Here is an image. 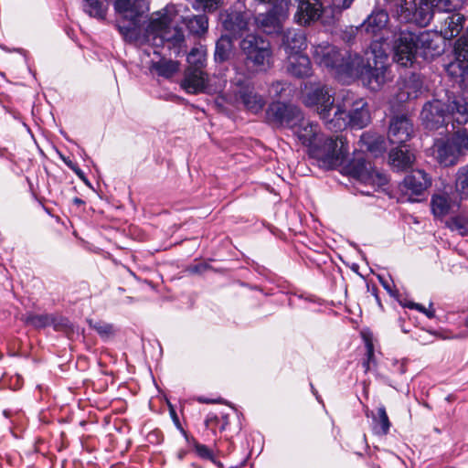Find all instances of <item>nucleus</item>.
Returning <instances> with one entry per match:
<instances>
[{
  "instance_id": "45",
  "label": "nucleus",
  "mask_w": 468,
  "mask_h": 468,
  "mask_svg": "<svg viewBox=\"0 0 468 468\" xmlns=\"http://www.w3.org/2000/svg\"><path fill=\"white\" fill-rule=\"evenodd\" d=\"M205 10L212 11L221 4V0H196Z\"/></svg>"
},
{
  "instance_id": "41",
  "label": "nucleus",
  "mask_w": 468,
  "mask_h": 468,
  "mask_svg": "<svg viewBox=\"0 0 468 468\" xmlns=\"http://www.w3.org/2000/svg\"><path fill=\"white\" fill-rule=\"evenodd\" d=\"M361 142L366 144L367 149L373 154L381 153L385 150V146L383 145L384 142L379 138L373 139L368 134H363L361 137Z\"/></svg>"
},
{
  "instance_id": "54",
  "label": "nucleus",
  "mask_w": 468,
  "mask_h": 468,
  "mask_svg": "<svg viewBox=\"0 0 468 468\" xmlns=\"http://www.w3.org/2000/svg\"><path fill=\"white\" fill-rule=\"evenodd\" d=\"M406 307L410 308V309H415V303L413 302H409L405 304Z\"/></svg>"
},
{
  "instance_id": "12",
  "label": "nucleus",
  "mask_w": 468,
  "mask_h": 468,
  "mask_svg": "<svg viewBox=\"0 0 468 468\" xmlns=\"http://www.w3.org/2000/svg\"><path fill=\"white\" fill-rule=\"evenodd\" d=\"M346 172L359 181L372 186L380 187L387 184V177L374 169L370 163L357 157L346 166Z\"/></svg>"
},
{
  "instance_id": "30",
  "label": "nucleus",
  "mask_w": 468,
  "mask_h": 468,
  "mask_svg": "<svg viewBox=\"0 0 468 468\" xmlns=\"http://www.w3.org/2000/svg\"><path fill=\"white\" fill-rule=\"evenodd\" d=\"M466 0H427V4H430L431 7L433 8V12L431 13L432 16L435 13H459L458 11L463 7Z\"/></svg>"
},
{
  "instance_id": "31",
  "label": "nucleus",
  "mask_w": 468,
  "mask_h": 468,
  "mask_svg": "<svg viewBox=\"0 0 468 468\" xmlns=\"http://www.w3.org/2000/svg\"><path fill=\"white\" fill-rule=\"evenodd\" d=\"M452 205L451 198L445 193L435 194L431 200L432 214L437 218L445 217L450 212Z\"/></svg>"
},
{
  "instance_id": "19",
  "label": "nucleus",
  "mask_w": 468,
  "mask_h": 468,
  "mask_svg": "<svg viewBox=\"0 0 468 468\" xmlns=\"http://www.w3.org/2000/svg\"><path fill=\"white\" fill-rule=\"evenodd\" d=\"M294 134L297 136L299 141L308 146L309 154L313 146H317L318 143L321 142L319 139V128L316 123H313L307 120H304L302 116V120L297 122L296 126L292 127Z\"/></svg>"
},
{
  "instance_id": "16",
  "label": "nucleus",
  "mask_w": 468,
  "mask_h": 468,
  "mask_svg": "<svg viewBox=\"0 0 468 468\" xmlns=\"http://www.w3.org/2000/svg\"><path fill=\"white\" fill-rule=\"evenodd\" d=\"M252 14L250 11L234 10L225 16L222 21L226 31L233 37H242L249 30Z\"/></svg>"
},
{
  "instance_id": "13",
  "label": "nucleus",
  "mask_w": 468,
  "mask_h": 468,
  "mask_svg": "<svg viewBox=\"0 0 468 468\" xmlns=\"http://www.w3.org/2000/svg\"><path fill=\"white\" fill-rule=\"evenodd\" d=\"M417 52L414 34L401 32L393 44V60L400 66L409 67L413 63Z\"/></svg>"
},
{
  "instance_id": "10",
  "label": "nucleus",
  "mask_w": 468,
  "mask_h": 468,
  "mask_svg": "<svg viewBox=\"0 0 468 468\" xmlns=\"http://www.w3.org/2000/svg\"><path fill=\"white\" fill-rule=\"evenodd\" d=\"M300 109L294 105L281 101L271 103L266 111L268 122L276 126L294 127L302 120Z\"/></svg>"
},
{
  "instance_id": "2",
  "label": "nucleus",
  "mask_w": 468,
  "mask_h": 468,
  "mask_svg": "<svg viewBox=\"0 0 468 468\" xmlns=\"http://www.w3.org/2000/svg\"><path fill=\"white\" fill-rule=\"evenodd\" d=\"M302 92L303 103L314 108L329 130L337 132L346 128V111L339 105H334V99L326 86L307 82L302 88Z\"/></svg>"
},
{
  "instance_id": "50",
  "label": "nucleus",
  "mask_w": 468,
  "mask_h": 468,
  "mask_svg": "<svg viewBox=\"0 0 468 468\" xmlns=\"http://www.w3.org/2000/svg\"><path fill=\"white\" fill-rule=\"evenodd\" d=\"M197 400L201 403H218L220 402V399H205V398H202V397H199L197 399Z\"/></svg>"
},
{
  "instance_id": "48",
  "label": "nucleus",
  "mask_w": 468,
  "mask_h": 468,
  "mask_svg": "<svg viewBox=\"0 0 468 468\" xmlns=\"http://www.w3.org/2000/svg\"><path fill=\"white\" fill-rule=\"evenodd\" d=\"M69 167H70L86 185H89V181L84 176V173L78 166H76L74 164H69Z\"/></svg>"
},
{
  "instance_id": "44",
  "label": "nucleus",
  "mask_w": 468,
  "mask_h": 468,
  "mask_svg": "<svg viewBox=\"0 0 468 468\" xmlns=\"http://www.w3.org/2000/svg\"><path fill=\"white\" fill-rule=\"evenodd\" d=\"M195 450L200 457L214 460L213 452L206 445L196 443Z\"/></svg>"
},
{
  "instance_id": "14",
  "label": "nucleus",
  "mask_w": 468,
  "mask_h": 468,
  "mask_svg": "<svg viewBox=\"0 0 468 468\" xmlns=\"http://www.w3.org/2000/svg\"><path fill=\"white\" fill-rule=\"evenodd\" d=\"M341 108L346 111V127L351 125L361 129L369 123V112L367 102L363 99L356 100L352 103L346 99Z\"/></svg>"
},
{
  "instance_id": "22",
  "label": "nucleus",
  "mask_w": 468,
  "mask_h": 468,
  "mask_svg": "<svg viewBox=\"0 0 468 468\" xmlns=\"http://www.w3.org/2000/svg\"><path fill=\"white\" fill-rule=\"evenodd\" d=\"M454 50L456 61L450 63L447 70L452 76H462L468 69V41L463 38L458 39Z\"/></svg>"
},
{
  "instance_id": "23",
  "label": "nucleus",
  "mask_w": 468,
  "mask_h": 468,
  "mask_svg": "<svg viewBox=\"0 0 468 468\" xmlns=\"http://www.w3.org/2000/svg\"><path fill=\"white\" fill-rule=\"evenodd\" d=\"M422 82L417 75H410L399 83V91L396 94L399 103L416 99L421 93Z\"/></svg>"
},
{
  "instance_id": "36",
  "label": "nucleus",
  "mask_w": 468,
  "mask_h": 468,
  "mask_svg": "<svg viewBox=\"0 0 468 468\" xmlns=\"http://www.w3.org/2000/svg\"><path fill=\"white\" fill-rule=\"evenodd\" d=\"M232 50V42L229 37L222 36L216 44L215 59L217 61H226Z\"/></svg>"
},
{
  "instance_id": "8",
  "label": "nucleus",
  "mask_w": 468,
  "mask_h": 468,
  "mask_svg": "<svg viewBox=\"0 0 468 468\" xmlns=\"http://www.w3.org/2000/svg\"><path fill=\"white\" fill-rule=\"evenodd\" d=\"M454 98L447 105L439 100L427 102L421 111L420 116L423 123L428 129H437L450 121L457 122L453 116L452 104L455 100Z\"/></svg>"
},
{
  "instance_id": "6",
  "label": "nucleus",
  "mask_w": 468,
  "mask_h": 468,
  "mask_svg": "<svg viewBox=\"0 0 468 468\" xmlns=\"http://www.w3.org/2000/svg\"><path fill=\"white\" fill-rule=\"evenodd\" d=\"M468 149V128L457 131L452 137L438 139L431 147V154L443 166L454 165L463 151Z\"/></svg>"
},
{
  "instance_id": "26",
  "label": "nucleus",
  "mask_w": 468,
  "mask_h": 468,
  "mask_svg": "<svg viewBox=\"0 0 468 468\" xmlns=\"http://www.w3.org/2000/svg\"><path fill=\"white\" fill-rule=\"evenodd\" d=\"M431 185V179L423 170H414L404 178L405 187L415 195H421Z\"/></svg>"
},
{
  "instance_id": "24",
  "label": "nucleus",
  "mask_w": 468,
  "mask_h": 468,
  "mask_svg": "<svg viewBox=\"0 0 468 468\" xmlns=\"http://www.w3.org/2000/svg\"><path fill=\"white\" fill-rule=\"evenodd\" d=\"M282 47L287 58L301 54L306 48V38L302 30L289 29L282 37Z\"/></svg>"
},
{
  "instance_id": "15",
  "label": "nucleus",
  "mask_w": 468,
  "mask_h": 468,
  "mask_svg": "<svg viewBox=\"0 0 468 468\" xmlns=\"http://www.w3.org/2000/svg\"><path fill=\"white\" fill-rule=\"evenodd\" d=\"M413 123L406 115L394 116L389 124L388 140L393 144H403L413 134Z\"/></svg>"
},
{
  "instance_id": "9",
  "label": "nucleus",
  "mask_w": 468,
  "mask_h": 468,
  "mask_svg": "<svg viewBox=\"0 0 468 468\" xmlns=\"http://www.w3.org/2000/svg\"><path fill=\"white\" fill-rule=\"evenodd\" d=\"M246 78L247 76L242 74V76L236 77L233 80L236 86L234 90V102H240L249 112L258 113L263 109L265 100L254 90L251 85L245 83Z\"/></svg>"
},
{
  "instance_id": "3",
  "label": "nucleus",
  "mask_w": 468,
  "mask_h": 468,
  "mask_svg": "<svg viewBox=\"0 0 468 468\" xmlns=\"http://www.w3.org/2000/svg\"><path fill=\"white\" fill-rule=\"evenodd\" d=\"M114 9L118 14L117 27L129 42L139 41L143 35L141 28L147 5L144 0H116Z\"/></svg>"
},
{
  "instance_id": "51",
  "label": "nucleus",
  "mask_w": 468,
  "mask_h": 468,
  "mask_svg": "<svg viewBox=\"0 0 468 468\" xmlns=\"http://www.w3.org/2000/svg\"><path fill=\"white\" fill-rule=\"evenodd\" d=\"M258 1L261 3H273V4H276L279 2V0H258ZM281 1L284 2L286 7L288 5V3L291 2V0H281Z\"/></svg>"
},
{
  "instance_id": "29",
  "label": "nucleus",
  "mask_w": 468,
  "mask_h": 468,
  "mask_svg": "<svg viewBox=\"0 0 468 468\" xmlns=\"http://www.w3.org/2000/svg\"><path fill=\"white\" fill-rule=\"evenodd\" d=\"M150 70L158 76L168 79L179 70V63L176 60L161 58L151 63Z\"/></svg>"
},
{
  "instance_id": "43",
  "label": "nucleus",
  "mask_w": 468,
  "mask_h": 468,
  "mask_svg": "<svg viewBox=\"0 0 468 468\" xmlns=\"http://www.w3.org/2000/svg\"><path fill=\"white\" fill-rule=\"evenodd\" d=\"M288 88V84L283 81H274L271 84L269 88V94L272 98H280L283 95Z\"/></svg>"
},
{
  "instance_id": "1",
  "label": "nucleus",
  "mask_w": 468,
  "mask_h": 468,
  "mask_svg": "<svg viewBox=\"0 0 468 468\" xmlns=\"http://www.w3.org/2000/svg\"><path fill=\"white\" fill-rule=\"evenodd\" d=\"M366 59L357 54L340 51L328 43L314 47L313 58L319 66L331 70L337 78L346 81L358 78L372 90L378 89L386 81L388 56L386 50L378 43H372L366 51Z\"/></svg>"
},
{
  "instance_id": "34",
  "label": "nucleus",
  "mask_w": 468,
  "mask_h": 468,
  "mask_svg": "<svg viewBox=\"0 0 468 468\" xmlns=\"http://www.w3.org/2000/svg\"><path fill=\"white\" fill-rule=\"evenodd\" d=\"M207 60V49L203 46L195 47L187 56L188 67L190 69H201L205 67Z\"/></svg>"
},
{
  "instance_id": "58",
  "label": "nucleus",
  "mask_w": 468,
  "mask_h": 468,
  "mask_svg": "<svg viewBox=\"0 0 468 468\" xmlns=\"http://www.w3.org/2000/svg\"><path fill=\"white\" fill-rule=\"evenodd\" d=\"M464 324H465L466 327H468V316L465 319Z\"/></svg>"
},
{
  "instance_id": "32",
  "label": "nucleus",
  "mask_w": 468,
  "mask_h": 468,
  "mask_svg": "<svg viewBox=\"0 0 468 468\" xmlns=\"http://www.w3.org/2000/svg\"><path fill=\"white\" fill-rule=\"evenodd\" d=\"M415 156L408 149H393L389 154L390 164L397 169H405L414 161Z\"/></svg>"
},
{
  "instance_id": "53",
  "label": "nucleus",
  "mask_w": 468,
  "mask_h": 468,
  "mask_svg": "<svg viewBox=\"0 0 468 468\" xmlns=\"http://www.w3.org/2000/svg\"><path fill=\"white\" fill-rule=\"evenodd\" d=\"M213 420L217 421V420H218V418H217L216 416H214V417H208V418L206 420V425H207V426H208V425H209V423H210L211 421H213Z\"/></svg>"
},
{
  "instance_id": "21",
  "label": "nucleus",
  "mask_w": 468,
  "mask_h": 468,
  "mask_svg": "<svg viewBox=\"0 0 468 468\" xmlns=\"http://www.w3.org/2000/svg\"><path fill=\"white\" fill-rule=\"evenodd\" d=\"M440 18V35L444 39H452L457 37L463 28L464 16L460 13H446Z\"/></svg>"
},
{
  "instance_id": "28",
  "label": "nucleus",
  "mask_w": 468,
  "mask_h": 468,
  "mask_svg": "<svg viewBox=\"0 0 468 468\" xmlns=\"http://www.w3.org/2000/svg\"><path fill=\"white\" fill-rule=\"evenodd\" d=\"M283 18L284 15H277L270 12L265 15L259 16L257 22L265 33L272 34L281 30Z\"/></svg>"
},
{
  "instance_id": "20",
  "label": "nucleus",
  "mask_w": 468,
  "mask_h": 468,
  "mask_svg": "<svg viewBox=\"0 0 468 468\" xmlns=\"http://www.w3.org/2000/svg\"><path fill=\"white\" fill-rule=\"evenodd\" d=\"M322 12L323 5L320 0H299L294 19L298 24L305 26L317 20Z\"/></svg>"
},
{
  "instance_id": "49",
  "label": "nucleus",
  "mask_w": 468,
  "mask_h": 468,
  "mask_svg": "<svg viewBox=\"0 0 468 468\" xmlns=\"http://www.w3.org/2000/svg\"><path fill=\"white\" fill-rule=\"evenodd\" d=\"M431 303L430 304V308H425V312L423 313L427 317L433 318L435 315L434 310L431 308Z\"/></svg>"
},
{
  "instance_id": "40",
  "label": "nucleus",
  "mask_w": 468,
  "mask_h": 468,
  "mask_svg": "<svg viewBox=\"0 0 468 468\" xmlns=\"http://www.w3.org/2000/svg\"><path fill=\"white\" fill-rule=\"evenodd\" d=\"M52 318L47 314H28L25 322L36 328L45 327L52 323Z\"/></svg>"
},
{
  "instance_id": "46",
  "label": "nucleus",
  "mask_w": 468,
  "mask_h": 468,
  "mask_svg": "<svg viewBox=\"0 0 468 468\" xmlns=\"http://www.w3.org/2000/svg\"><path fill=\"white\" fill-rule=\"evenodd\" d=\"M367 358L363 363V367L365 368V372H367L370 369V362L374 358V346H373V344L369 341L367 343Z\"/></svg>"
},
{
  "instance_id": "47",
  "label": "nucleus",
  "mask_w": 468,
  "mask_h": 468,
  "mask_svg": "<svg viewBox=\"0 0 468 468\" xmlns=\"http://www.w3.org/2000/svg\"><path fill=\"white\" fill-rule=\"evenodd\" d=\"M353 2L354 0H332L334 7L339 10L349 8Z\"/></svg>"
},
{
  "instance_id": "11",
  "label": "nucleus",
  "mask_w": 468,
  "mask_h": 468,
  "mask_svg": "<svg viewBox=\"0 0 468 468\" xmlns=\"http://www.w3.org/2000/svg\"><path fill=\"white\" fill-rule=\"evenodd\" d=\"M389 8L396 14L400 21H415L420 25H427L432 17L431 12H426L423 16V7L417 8L415 0H386Z\"/></svg>"
},
{
  "instance_id": "37",
  "label": "nucleus",
  "mask_w": 468,
  "mask_h": 468,
  "mask_svg": "<svg viewBox=\"0 0 468 468\" xmlns=\"http://www.w3.org/2000/svg\"><path fill=\"white\" fill-rule=\"evenodd\" d=\"M373 420L375 422V427H374L375 432L377 434H380V435L388 434L389 428L391 426V423L388 417L385 407L381 406L378 409V416L374 417Z\"/></svg>"
},
{
  "instance_id": "5",
  "label": "nucleus",
  "mask_w": 468,
  "mask_h": 468,
  "mask_svg": "<svg viewBox=\"0 0 468 468\" xmlns=\"http://www.w3.org/2000/svg\"><path fill=\"white\" fill-rule=\"evenodd\" d=\"M172 16L167 11H160L152 15L144 36L146 41L153 40L156 46L165 41L180 44L184 41V33L177 26L172 27Z\"/></svg>"
},
{
  "instance_id": "42",
  "label": "nucleus",
  "mask_w": 468,
  "mask_h": 468,
  "mask_svg": "<svg viewBox=\"0 0 468 468\" xmlns=\"http://www.w3.org/2000/svg\"><path fill=\"white\" fill-rule=\"evenodd\" d=\"M89 324L101 336H109L113 333V327L110 324L101 321L93 322L92 320H89Z\"/></svg>"
},
{
  "instance_id": "27",
  "label": "nucleus",
  "mask_w": 468,
  "mask_h": 468,
  "mask_svg": "<svg viewBox=\"0 0 468 468\" xmlns=\"http://www.w3.org/2000/svg\"><path fill=\"white\" fill-rule=\"evenodd\" d=\"M388 16L383 10L373 12L367 20L361 25L362 30L371 35L380 32L388 24Z\"/></svg>"
},
{
  "instance_id": "17",
  "label": "nucleus",
  "mask_w": 468,
  "mask_h": 468,
  "mask_svg": "<svg viewBox=\"0 0 468 468\" xmlns=\"http://www.w3.org/2000/svg\"><path fill=\"white\" fill-rule=\"evenodd\" d=\"M181 87L187 92L197 94L208 91L207 75L201 69L187 68Z\"/></svg>"
},
{
  "instance_id": "56",
  "label": "nucleus",
  "mask_w": 468,
  "mask_h": 468,
  "mask_svg": "<svg viewBox=\"0 0 468 468\" xmlns=\"http://www.w3.org/2000/svg\"><path fill=\"white\" fill-rule=\"evenodd\" d=\"M65 164L69 166V164H73L71 161L64 159Z\"/></svg>"
},
{
  "instance_id": "25",
  "label": "nucleus",
  "mask_w": 468,
  "mask_h": 468,
  "mask_svg": "<svg viewBox=\"0 0 468 468\" xmlns=\"http://www.w3.org/2000/svg\"><path fill=\"white\" fill-rule=\"evenodd\" d=\"M287 71L297 78L308 77L312 74L309 58L301 53L287 58Z\"/></svg>"
},
{
  "instance_id": "35",
  "label": "nucleus",
  "mask_w": 468,
  "mask_h": 468,
  "mask_svg": "<svg viewBox=\"0 0 468 468\" xmlns=\"http://www.w3.org/2000/svg\"><path fill=\"white\" fill-rule=\"evenodd\" d=\"M184 22L192 34L201 35L207 29V18L204 15L185 18Z\"/></svg>"
},
{
  "instance_id": "55",
  "label": "nucleus",
  "mask_w": 468,
  "mask_h": 468,
  "mask_svg": "<svg viewBox=\"0 0 468 468\" xmlns=\"http://www.w3.org/2000/svg\"><path fill=\"white\" fill-rule=\"evenodd\" d=\"M200 268H201V269H205L206 267L202 265V266H200ZM198 270H199V267H198V266H196V267H195V271H198Z\"/></svg>"
},
{
  "instance_id": "52",
  "label": "nucleus",
  "mask_w": 468,
  "mask_h": 468,
  "mask_svg": "<svg viewBox=\"0 0 468 468\" xmlns=\"http://www.w3.org/2000/svg\"><path fill=\"white\" fill-rule=\"evenodd\" d=\"M425 308L426 307H424L423 305L415 303V309L418 310L419 312L423 314L425 312Z\"/></svg>"
},
{
  "instance_id": "38",
  "label": "nucleus",
  "mask_w": 468,
  "mask_h": 468,
  "mask_svg": "<svg viewBox=\"0 0 468 468\" xmlns=\"http://www.w3.org/2000/svg\"><path fill=\"white\" fill-rule=\"evenodd\" d=\"M446 226L452 231H457L460 235L468 234V217L465 215H458L451 218L446 221Z\"/></svg>"
},
{
  "instance_id": "57",
  "label": "nucleus",
  "mask_w": 468,
  "mask_h": 468,
  "mask_svg": "<svg viewBox=\"0 0 468 468\" xmlns=\"http://www.w3.org/2000/svg\"><path fill=\"white\" fill-rule=\"evenodd\" d=\"M65 164L69 166V164H73L71 161L64 159Z\"/></svg>"
},
{
  "instance_id": "18",
  "label": "nucleus",
  "mask_w": 468,
  "mask_h": 468,
  "mask_svg": "<svg viewBox=\"0 0 468 468\" xmlns=\"http://www.w3.org/2000/svg\"><path fill=\"white\" fill-rule=\"evenodd\" d=\"M441 35L431 31H422L418 35L414 34V45H416L417 51L425 58L440 54L441 51Z\"/></svg>"
},
{
  "instance_id": "39",
  "label": "nucleus",
  "mask_w": 468,
  "mask_h": 468,
  "mask_svg": "<svg viewBox=\"0 0 468 468\" xmlns=\"http://www.w3.org/2000/svg\"><path fill=\"white\" fill-rule=\"evenodd\" d=\"M86 2L85 10L90 16L97 18H104L105 10L101 0H84Z\"/></svg>"
},
{
  "instance_id": "7",
  "label": "nucleus",
  "mask_w": 468,
  "mask_h": 468,
  "mask_svg": "<svg viewBox=\"0 0 468 468\" xmlns=\"http://www.w3.org/2000/svg\"><path fill=\"white\" fill-rule=\"evenodd\" d=\"M240 48L246 55L247 62L251 63L257 69L270 67L271 51L268 41L250 34L243 38Z\"/></svg>"
},
{
  "instance_id": "33",
  "label": "nucleus",
  "mask_w": 468,
  "mask_h": 468,
  "mask_svg": "<svg viewBox=\"0 0 468 468\" xmlns=\"http://www.w3.org/2000/svg\"><path fill=\"white\" fill-rule=\"evenodd\" d=\"M455 192L460 202L468 199V166L458 169L455 178Z\"/></svg>"
},
{
  "instance_id": "4",
  "label": "nucleus",
  "mask_w": 468,
  "mask_h": 468,
  "mask_svg": "<svg viewBox=\"0 0 468 468\" xmlns=\"http://www.w3.org/2000/svg\"><path fill=\"white\" fill-rule=\"evenodd\" d=\"M347 154V142L343 136L326 138L321 141L317 146H313L311 150V155L324 169H335L343 165L346 161Z\"/></svg>"
}]
</instances>
